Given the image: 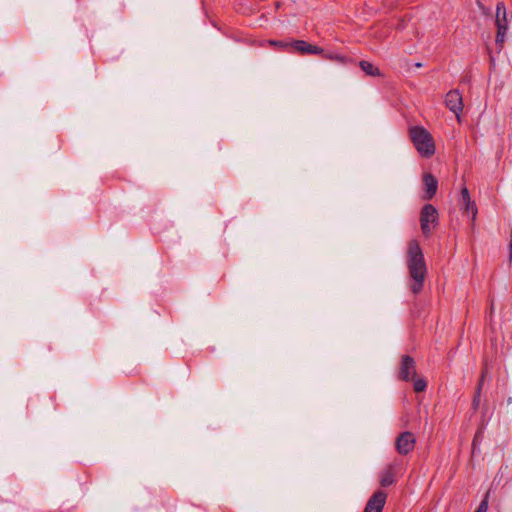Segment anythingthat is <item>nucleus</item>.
I'll use <instances>...</instances> for the list:
<instances>
[{
    "instance_id": "obj_1",
    "label": "nucleus",
    "mask_w": 512,
    "mask_h": 512,
    "mask_svg": "<svg viewBox=\"0 0 512 512\" xmlns=\"http://www.w3.org/2000/svg\"><path fill=\"white\" fill-rule=\"evenodd\" d=\"M406 265L409 275V289L413 294H419L424 286L427 266L420 244L410 240L407 245Z\"/></svg>"
},
{
    "instance_id": "obj_2",
    "label": "nucleus",
    "mask_w": 512,
    "mask_h": 512,
    "mask_svg": "<svg viewBox=\"0 0 512 512\" xmlns=\"http://www.w3.org/2000/svg\"><path fill=\"white\" fill-rule=\"evenodd\" d=\"M410 138L417 152L424 158L435 153V143L432 135L423 127L414 126L410 129Z\"/></svg>"
},
{
    "instance_id": "obj_3",
    "label": "nucleus",
    "mask_w": 512,
    "mask_h": 512,
    "mask_svg": "<svg viewBox=\"0 0 512 512\" xmlns=\"http://www.w3.org/2000/svg\"><path fill=\"white\" fill-rule=\"evenodd\" d=\"M439 224V214L432 204H425L420 212V226L424 236L429 237Z\"/></svg>"
},
{
    "instance_id": "obj_4",
    "label": "nucleus",
    "mask_w": 512,
    "mask_h": 512,
    "mask_svg": "<svg viewBox=\"0 0 512 512\" xmlns=\"http://www.w3.org/2000/svg\"><path fill=\"white\" fill-rule=\"evenodd\" d=\"M416 438L413 433L409 431L402 432L396 438V450L401 455H407L415 448Z\"/></svg>"
},
{
    "instance_id": "obj_5",
    "label": "nucleus",
    "mask_w": 512,
    "mask_h": 512,
    "mask_svg": "<svg viewBox=\"0 0 512 512\" xmlns=\"http://www.w3.org/2000/svg\"><path fill=\"white\" fill-rule=\"evenodd\" d=\"M416 375V364L412 357L404 355L401 358L398 376L403 381H410Z\"/></svg>"
},
{
    "instance_id": "obj_6",
    "label": "nucleus",
    "mask_w": 512,
    "mask_h": 512,
    "mask_svg": "<svg viewBox=\"0 0 512 512\" xmlns=\"http://www.w3.org/2000/svg\"><path fill=\"white\" fill-rule=\"evenodd\" d=\"M387 499V493L378 490L369 498L364 508V512H382Z\"/></svg>"
},
{
    "instance_id": "obj_7",
    "label": "nucleus",
    "mask_w": 512,
    "mask_h": 512,
    "mask_svg": "<svg viewBox=\"0 0 512 512\" xmlns=\"http://www.w3.org/2000/svg\"><path fill=\"white\" fill-rule=\"evenodd\" d=\"M445 105L459 118L463 110V100L460 92L458 90L449 91L445 96Z\"/></svg>"
},
{
    "instance_id": "obj_8",
    "label": "nucleus",
    "mask_w": 512,
    "mask_h": 512,
    "mask_svg": "<svg viewBox=\"0 0 512 512\" xmlns=\"http://www.w3.org/2000/svg\"><path fill=\"white\" fill-rule=\"evenodd\" d=\"M291 47L300 54H324V50L316 45L309 44L304 40H294Z\"/></svg>"
},
{
    "instance_id": "obj_9",
    "label": "nucleus",
    "mask_w": 512,
    "mask_h": 512,
    "mask_svg": "<svg viewBox=\"0 0 512 512\" xmlns=\"http://www.w3.org/2000/svg\"><path fill=\"white\" fill-rule=\"evenodd\" d=\"M461 201L463 212L467 215H471L472 220H475L477 215V206L475 202L471 200L469 190L466 187L461 189Z\"/></svg>"
},
{
    "instance_id": "obj_10",
    "label": "nucleus",
    "mask_w": 512,
    "mask_h": 512,
    "mask_svg": "<svg viewBox=\"0 0 512 512\" xmlns=\"http://www.w3.org/2000/svg\"><path fill=\"white\" fill-rule=\"evenodd\" d=\"M423 184L425 188L424 199L430 200L434 197L438 189V181L431 173L423 175Z\"/></svg>"
},
{
    "instance_id": "obj_11",
    "label": "nucleus",
    "mask_w": 512,
    "mask_h": 512,
    "mask_svg": "<svg viewBox=\"0 0 512 512\" xmlns=\"http://www.w3.org/2000/svg\"><path fill=\"white\" fill-rule=\"evenodd\" d=\"M395 481V471L392 465L386 467L380 474V485L382 487L390 486Z\"/></svg>"
},
{
    "instance_id": "obj_12",
    "label": "nucleus",
    "mask_w": 512,
    "mask_h": 512,
    "mask_svg": "<svg viewBox=\"0 0 512 512\" xmlns=\"http://www.w3.org/2000/svg\"><path fill=\"white\" fill-rule=\"evenodd\" d=\"M496 26L499 29V24L504 26L505 29L508 28L507 14L504 3L500 2L496 6Z\"/></svg>"
},
{
    "instance_id": "obj_13",
    "label": "nucleus",
    "mask_w": 512,
    "mask_h": 512,
    "mask_svg": "<svg viewBox=\"0 0 512 512\" xmlns=\"http://www.w3.org/2000/svg\"><path fill=\"white\" fill-rule=\"evenodd\" d=\"M359 66L361 70L369 76L377 77L382 75L380 69L369 61L362 60Z\"/></svg>"
},
{
    "instance_id": "obj_14",
    "label": "nucleus",
    "mask_w": 512,
    "mask_h": 512,
    "mask_svg": "<svg viewBox=\"0 0 512 512\" xmlns=\"http://www.w3.org/2000/svg\"><path fill=\"white\" fill-rule=\"evenodd\" d=\"M506 31H507V29H505L504 26H501L499 24V29H497L496 40H495L496 41V45L499 47V51L503 47V43L505 41Z\"/></svg>"
},
{
    "instance_id": "obj_15",
    "label": "nucleus",
    "mask_w": 512,
    "mask_h": 512,
    "mask_svg": "<svg viewBox=\"0 0 512 512\" xmlns=\"http://www.w3.org/2000/svg\"><path fill=\"white\" fill-rule=\"evenodd\" d=\"M413 387L415 392H423L427 387V382L422 378L414 379Z\"/></svg>"
},
{
    "instance_id": "obj_16",
    "label": "nucleus",
    "mask_w": 512,
    "mask_h": 512,
    "mask_svg": "<svg viewBox=\"0 0 512 512\" xmlns=\"http://www.w3.org/2000/svg\"><path fill=\"white\" fill-rule=\"evenodd\" d=\"M323 56L326 59L333 60V61H338L340 63H345L346 60H347L346 56H343V55H340V54L327 53V54H324Z\"/></svg>"
},
{
    "instance_id": "obj_17",
    "label": "nucleus",
    "mask_w": 512,
    "mask_h": 512,
    "mask_svg": "<svg viewBox=\"0 0 512 512\" xmlns=\"http://www.w3.org/2000/svg\"><path fill=\"white\" fill-rule=\"evenodd\" d=\"M269 44L282 50H286L288 47H291V43L276 40H270Z\"/></svg>"
},
{
    "instance_id": "obj_18",
    "label": "nucleus",
    "mask_w": 512,
    "mask_h": 512,
    "mask_svg": "<svg viewBox=\"0 0 512 512\" xmlns=\"http://www.w3.org/2000/svg\"><path fill=\"white\" fill-rule=\"evenodd\" d=\"M480 387H477L475 396L472 401V406L474 410H477L480 404Z\"/></svg>"
},
{
    "instance_id": "obj_19",
    "label": "nucleus",
    "mask_w": 512,
    "mask_h": 512,
    "mask_svg": "<svg viewBox=\"0 0 512 512\" xmlns=\"http://www.w3.org/2000/svg\"><path fill=\"white\" fill-rule=\"evenodd\" d=\"M487 510H488V494L482 500V502L480 503L476 512H487Z\"/></svg>"
},
{
    "instance_id": "obj_20",
    "label": "nucleus",
    "mask_w": 512,
    "mask_h": 512,
    "mask_svg": "<svg viewBox=\"0 0 512 512\" xmlns=\"http://www.w3.org/2000/svg\"><path fill=\"white\" fill-rule=\"evenodd\" d=\"M485 375H486V370H484L481 374V378L479 380V383H478V386L477 387H480V391L482 390V386H483V382H484V378H485Z\"/></svg>"
},
{
    "instance_id": "obj_21",
    "label": "nucleus",
    "mask_w": 512,
    "mask_h": 512,
    "mask_svg": "<svg viewBox=\"0 0 512 512\" xmlns=\"http://www.w3.org/2000/svg\"><path fill=\"white\" fill-rule=\"evenodd\" d=\"M422 64L421 63H416V67H421Z\"/></svg>"
},
{
    "instance_id": "obj_22",
    "label": "nucleus",
    "mask_w": 512,
    "mask_h": 512,
    "mask_svg": "<svg viewBox=\"0 0 512 512\" xmlns=\"http://www.w3.org/2000/svg\"><path fill=\"white\" fill-rule=\"evenodd\" d=\"M477 437H478V433L474 437V442L477 440Z\"/></svg>"
}]
</instances>
